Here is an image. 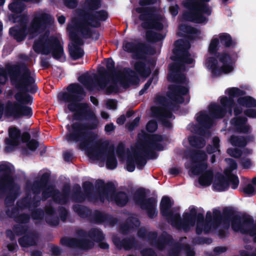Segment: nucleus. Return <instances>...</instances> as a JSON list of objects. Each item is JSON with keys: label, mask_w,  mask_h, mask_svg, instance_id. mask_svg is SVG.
<instances>
[{"label": "nucleus", "mask_w": 256, "mask_h": 256, "mask_svg": "<svg viewBox=\"0 0 256 256\" xmlns=\"http://www.w3.org/2000/svg\"><path fill=\"white\" fill-rule=\"evenodd\" d=\"M175 48L172 50L174 56L171 59L176 63L170 64L168 66V74L180 72L181 66L184 64H190L193 63L194 60L190 58L188 52L190 44L188 41L182 39H178L174 42Z\"/></svg>", "instance_id": "8"}, {"label": "nucleus", "mask_w": 256, "mask_h": 256, "mask_svg": "<svg viewBox=\"0 0 256 256\" xmlns=\"http://www.w3.org/2000/svg\"><path fill=\"white\" fill-rule=\"evenodd\" d=\"M229 97L222 96L220 99L222 106L216 104H210L208 106L209 112L211 117L204 112H199L196 118L198 124H192L193 131L196 134L204 136L206 130L210 128L213 124L212 118H222L226 112L232 113V108L235 105L234 98L246 94L244 90L238 88L232 87L226 90Z\"/></svg>", "instance_id": "2"}, {"label": "nucleus", "mask_w": 256, "mask_h": 256, "mask_svg": "<svg viewBox=\"0 0 256 256\" xmlns=\"http://www.w3.org/2000/svg\"><path fill=\"white\" fill-rule=\"evenodd\" d=\"M232 56L225 50L215 56H210L206 60V68L210 70L213 77L220 76L223 72L227 74L233 70Z\"/></svg>", "instance_id": "10"}, {"label": "nucleus", "mask_w": 256, "mask_h": 256, "mask_svg": "<svg viewBox=\"0 0 256 256\" xmlns=\"http://www.w3.org/2000/svg\"><path fill=\"white\" fill-rule=\"evenodd\" d=\"M108 16V12L101 10L94 12H86L82 16L80 22L75 26V28L80 32L84 38H92L96 40L99 39L98 31L90 28H98L100 26V22L106 21Z\"/></svg>", "instance_id": "4"}, {"label": "nucleus", "mask_w": 256, "mask_h": 256, "mask_svg": "<svg viewBox=\"0 0 256 256\" xmlns=\"http://www.w3.org/2000/svg\"><path fill=\"white\" fill-rule=\"evenodd\" d=\"M220 43L225 48H234L236 42L232 40V36L228 33L223 32L219 34Z\"/></svg>", "instance_id": "38"}, {"label": "nucleus", "mask_w": 256, "mask_h": 256, "mask_svg": "<svg viewBox=\"0 0 256 256\" xmlns=\"http://www.w3.org/2000/svg\"><path fill=\"white\" fill-rule=\"evenodd\" d=\"M66 92L59 94L58 98L66 102H68L67 108L71 112H76L80 106H83L80 103L86 96V92L83 87L78 83H72L66 88Z\"/></svg>", "instance_id": "11"}, {"label": "nucleus", "mask_w": 256, "mask_h": 256, "mask_svg": "<svg viewBox=\"0 0 256 256\" xmlns=\"http://www.w3.org/2000/svg\"><path fill=\"white\" fill-rule=\"evenodd\" d=\"M44 215V211L40 208H36L32 210L31 217L34 220H42Z\"/></svg>", "instance_id": "59"}, {"label": "nucleus", "mask_w": 256, "mask_h": 256, "mask_svg": "<svg viewBox=\"0 0 256 256\" xmlns=\"http://www.w3.org/2000/svg\"><path fill=\"white\" fill-rule=\"evenodd\" d=\"M77 234L82 238L78 239L74 238L63 237L60 240V244L69 248H78L83 250H88L94 247V242L86 238L88 237V232L81 229L77 231Z\"/></svg>", "instance_id": "17"}, {"label": "nucleus", "mask_w": 256, "mask_h": 256, "mask_svg": "<svg viewBox=\"0 0 256 256\" xmlns=\"http://www.w3.org/2000/svg\"><path fill=\"white\" fill-rule=\"evenodd\" d=\"M210 0H184V6L188 10L182 14L183 19L196 24H202L206 20L203 15L211 14L212 10L207 4Z\"/></svg>", "instance_id": "5"}, {"label": "nucleus", "mask_w": 256, "mask_h": 256, "mask_svg": "<svg viewBox=\"0 0 256 256\" xmlns=\"http://www.w3.org/2000/svg\"><path fill=\"white\" fill-rule=\"evenodd\" d=\"M247 121L246 118L240 116L232 119L231 123L237 132L247 134L250 132V126L246 124Z\"/></svg>", "instance_id": "30"}, {"label": "nucleus", "mask_w": 256, "mask_h": 256, "mask_svg": "<svg viewBox=\"0 0 256 256\" xmlns=\"http://www.w3.org/2000/svg\"><path fill=\"white\" fill-rule=\"evenodd\" d=\"M226 176L220 173L217 174L215 176V180L212 187L217 192H224L228 190L230 184L232 189H236L238 186L240 180L238 176L234 174H228L224 172Z\"/></svg>", "instance_id": "16"}, {"label": "nucleus", "mask_w": 256, "mask_h": 256, "mask_svg": "<svg viewBox=\"0 0 256 256\" xmlns=\"http://www.w3.org/2000/svg\"><path fill=\"white\" fill-rule=\"evenodd\" d=\"M22 0H13V2L8 5L9 10L13 13L21 14L25 8V4Z\"/></svg>", "instance_id": "46"}, {"label": "nucleus", "mask_w": 256, "mask_h": 256, "mask_svg": "<svg viewBox=\"0 0 256 256\" xmlns=\"http://www.w3.org/2000/svg\"><path fill=\"white\" fill-rule=\"evenodd\" d=\"M148 48V46L143 42L135 43L126 40L122 42L123 50L126 52L134 54V58L136 59L143 58Z\"/></svg>", "instance_id": "22"}, {"label": "nucleus", "mask_w": 256, "mask_h": 256, "mask_svg": "<svg viewBox=\"0 0 256 256\" xmlns=\"http://www.w3.org/2000/svg\"><path fill=\"white\" fill-rule=\"evenodd\" d=\"M90 148V152L94 160H100L106 162V168L108 170H114L118 166V160L115 155L114 148L113 146H110L108 141L96 142L92 144L88 148Z\"/></svg>", "instance_id": "7"}, {"label": "nucleus", "mask_w": 256, "mask_h": 256, "mask_svg": "<svg viewBox=\"0 0 256 256\" xmlns=\"http://www.w3.org/2000/svg\"><path fill=\"white\" fill-rule=\"evenodd\" d=\"M84 194L88 200L95 198L93 195L94 186L92 183L90 181H86L82 184Z\"/></svg>", "instance_id": "52"}, {"label": "nucleus", "mask_w": 256, "mask_h": 256, "mask_svg": "<svg viewBox=\"0 0 256 256\" xmlns=\"http://www.w3.org/2000/svg\"><path fill=\"white\" fill-rule=\"evenodd\" d=\"M36 52H41L42 54L48 55L52 53V57L60 60L64 54L62 46L58 38L54 36H41L34 42L33 46Z\"/></svg>", "instance_id": "9"}, {"label": "nucleus", "mask_w": 256, "mask_h": 256, "mask_svg": "<svg viewBox=\"0 0 256 256\" xmlns=\"http://www.w3.org/2000/svg\"><path fill=\"white\" fill-rule=\"evenodd\" d=\"M107 214H104L99 211L95 210L94 212H92L90 221L95 224H101L105 222Z\"/></svg>", "instance_id": "50"}, {"label": "nucleus", "mask_w": 256, "mask_h": 256, "mask_svg": "<svg viewBox=\"0 0 256 256\" xmlns=\"http://www.w3.org/2000/svg\"><path fill=\"white\" fill-rule=\"evenodd\" d=\"M51 16L46 13H42L33 19L30 26L32 32H38L44 30L50 23Z\"/></svg>", "instance_id": "26"}, {"label": "nucleus", "mask_w": 256, "mask_h": 256, "mask_svg": "<svg viewBox=\"0 0 256 256\" xmlns=\"http://www.w3.org/2000/svg\"><path fill=\"white\" fill-rule=\"evenodd\" d=\"M10 34L18 42L24 40L27 36V28L26 26H16L9 30Z\"/></svg>", "instance_id": "31"}, {"label": "nucleus", "mask_w": 256, "mask_h": 256, "mask_svg": "<svg viewBox=\"0 0 256 256\" xmlns=\"http://www.w3.org/2000/svg\"><path fill=\"white\" fill-rule=\"evenodd\" d=\"M0 192L2 193L8 192L4 200L6 206H10L14 204L18 196V192L20 186L16 184L12 176V170L10 167L7 164H0Z\"/></svg>", "instance_id": "6"}, {"label": "nucleus", "mask_w": 256, "mask_h": 256, "mask_svg": "<svg viewBox=\"0 0 256 256\" xmlns=\"http://www.w3.org/2000/svg\"><path fill=\"white\" fill-rule=\"evenodd\" d=\"M238 98V103L246 108H256V100L250 96H241Z\"/></svg>", "instance_id": "45"}, {"label": "nucleus", "mask_w": 256, "mask_h": 256, "mask_svg": "<svg viewBox=\"0 0 256 256\" xmlns=\"http://www.w3.org/2000/svg\"><path fill=\"white\" fill-rule=\"evenodd\" d=\"M246 138H246L243 136L232 135L230 138V142L234 146L244 148L248 144Z\"/></svg>", "instance_id": "47"}, {"label": "nucleus", "mask_w": 256, "mask_h": 256, "mask_svg": "<svg viewBox=\"0 0 256 256\" xmlns=\"http://www.w3.org/2000/svg\"><path fill=\"white\" fill-rule=\"evenodd\" d=\"M124 74L119 72L117 76H118L120 84L124 88H128L130 84H137L139 83L140 78L134 71L130 68H124Z\"/></svg>", "instance_id": "27"}, {"label": "nucleus", "mask_w": 256, "mask_h": 256, "mask_svg": "<svg viewBox=\"0 0 256 256\" xmlns=\"http://www.w3.org/2000/svg\"><path fill=\"white\" fill-rule=\"evenodd\" d=\"M140 140L138 149L144 154L142 155L139 152L135 151L132 154L128 156L126 161V170L129 172L135 170L136 164L140 170L144 169L147 163L148 160H154L158 154L154 151L163 150V145L160 143L164 140V137L159 134H148L144 130L138 134Z\"/></svg>", "instance_id": "3"}, {"label": "nucleus", "mask_w": 256, "mask_h": 256, "mask_svg": "<svg viewBox=\"0 0 256 256\" xmlns=\"http://www.w3.org/2000/svg\"><path fill=\"white\" fill-rule=\"evenodd\" d=\"M96 188L98 190L100 200H104V196L109 195L112 197L116 193V187L112 182H108L105 184L102 180H98L96 182Z\"/></svg>", "instance_id": "28"}, {"label": "nucleus", "mask_w": 256, "mask_h": 256, "mask_svg": "<svg viewBox=\"0 0 256 256\" xmlns=\"http://www.w3.org/2000/svg\"><path fill=\"white\" fill-rule=\"evenodd\" d=\"M168 89L167 96L176 104H183L184 102V96L189 94V88L180 84L170 85Z\"/></svg>", "instance_id": "23"}, {"label": "nucleus", "mask_w": 256, "mask_h": 256, "mask_svg": "<svg viewBox=\"0 0 256 256\" xmlns=\"http://www.w3.org/2000/svg\"><path fill=\"white\" fill-rule=\"evenodd\" d=\"M174 204L168 196H164L161 200L160 208L162 216L165 217L166 222L175 228L182 218L179 212L174 213L170 208Z\"/></svg>", "instance_id": "19"}, {"label": "nucleus", "mask_w": 256, "mask_h": 256, "mask_svg": "<svg viewBox=\"0 0 256 256\" xmlns=\"http://www.w3.org/2000/svg\"><path fill=\"white\" fill-rule=\"evenodd\" d=\"M83 104L73 115L77 122L66 126L68 132L65 138L68 142L79 143L82 148H88L94 142L96 134L92 130L98 128L99 120L88 104Z\"/></svg>", "instance_id": "1"}, {"label": "nucleus", "mask_w": 256, "mask_h": 256, "mask_svg": "<svg viewBox=\"0 0 256 256\" xmlns=\"http://www.w3.org/2000/svg\"><path fill=\"white\" fill-rule=\"evenodd\" d=\"M18 206L22 209L32 208L31 196L30 195L22 198L20 200L17 202Z\"/></svg>", "instance_id": "57"}, {"label": "nucleus", "mask_w": 256, "mask_h": 256, "mask_svg": "<svg viewBox=\"0 0 256 256\" xmlns=\"http://www.w3.org/2000/svg\"><path fill=\"white\" fill-rule=\"evenodd\" d=\"M220 40L218 38H213L209 44L208 52L210 55L212 56H215L220 52H218L219 49Z\"/></svg>", "instance_id": "53"}, {"label": "nucleus", "mask_w": 256, "mask_h": 256, "mask_svg": "<svg viewBox=\"0 0 256 256\" xmlns=\"http://www.w3.org/2000/svg\"><path fill=\"white\" fill-rule=\"evenodd\" d=\"M74 211L78 215L83 218H87L90 220L92 210L86 206L80 204H74L72 206Z\"/></svg>", "instance_id": "40"}, {"label": "nucleus", "mask_w": 256, "mask_h": 256, "mask_svg": "<svg viewBox=\"0 0 256 256\" xmlns=\"http://www.w3.org/2000/svg\"><path fill=\"white\" fill-rule=\"evenodd\" d=\"M240 190L248 196H252L256 194V190L251 184H242L240 187Z\"/></svg>", "instance_id": "54"}, {"label": "nucleus", "mask_w": 256, "mask_h": 256, "mask_svg": "<svg viewBox=\"0 0 256 256\" xmlns=\"http://www.w3.org/2000/svg\"><path fill=\"white\" fill-rule=\"evenodd\" d=\"M50 178V174L48 172L44 173L40 180L34 182L32 186V190L34 194L38 195L42 192V198L46 200L50 197H52L56 202V194L54 190L56 189L52 184H48Z\"/></svg>", "instance_id": "14"}, {"label": "nucleus", "mask_w": 256, "mask_h": 256, "mask_svg": "<svg viewBox=\"0 0 256 256\" xmlns=\"http://www.w3.org/2000/svg\"><path fill=\"white\" fill-rule=\"evenodd\" d=\"M106 70L104 68L101 67L98 70V72L100 74L98 79V84L101 88H104L106 86V78L109 76H112L114 77L118 78L119 77L116 76L118 74L115 68V62L112 58H108L106 64Z\"/></svg>", "instance_id": "24"}, {"label": "nucleus", "mask_w": 256, "mask_h": 256, "mask_svg": "<svg viewBox=\"0 0 256 256\" xmlns=\"http://www.w3.org/2000/svg\"><path fill=\"white\" fill-rule=\"evenodd\" d=\"M122 248L126 250H129L136 245V241L134 238H126L122 239Z\"/></svg>", "instance_id": "55"}, {"label": "nucleus", "mask_w": 256, "mask_h": 256, "mask_svg": "<svg viewBox=\"0 0 256 256\" xmlns=\"http://www.w3.org/2000/svg\"><path fill=\"white\" fill-rule=\"evenodd\" d=\"M112 198L116 205L120 207L124 206L129 201L128 194L122 191L116 192Z\"/></svg>", "instance_id": "41"}, {"label": "nucleus", "mask_w": 256, "mask_h": 256, "mask_svg": "<svg viewBox=\"0 0 256 256\" xmlns=\"http://www.w3.org/2000/svg\"><path fill=\"white\" fill-rule=\"evenodd\" d=\"M158 122L154 120H149L146 124V129L150 133L154 132L158 129Z\"/></svg>", "instance_id": "63"}, {"label": "nucleus", "mask_w": 256, "mask_h": 256, "mask_svg": "<svg viewBox=\"0 0 256 256\" xmlns=\"http://www.w3.org/2000/svg\"><path fill=\"white\" fill-rule=\"evenodd\" d=\"M30 216L27 214H22L15 217L14 220L19 224H27L29 222Z\"/></svg>", "instance_id": "64"}, {"label": "nucleus", "mask_w": 256, "mask_h": 256, "mask_svg": "<svg viewBox=\"0 0 256 256\" xmlns=\"http://www.w3.org/2000/svg\"><path fill=\"white\" fill-rule=\"evenodd\" d=\"M37 236L34 232L24 234L18 239V242L22 248H28L35 246Z\"/></svg>", "instance_id": "35"}, {"label": "nucleus", "mask_w": 256, "mask_h": 256, "mask_svg": "<svg viewBox=\"0 0 256 256\" xmlns=\"http://www.w3.org/2000/svg\"><path fill=\"white\" fill-rule=\"evenodd\" d=\"M88 236L96 242H102L104 238L102 231L96 228H92L88 232Z\"/></svg>", "instance_id": "51"}, {"label": "nucleus", "mask_w": 256, "mask_h": 256, "mask_svg": "<svg viewBox=\"0 0 256 256\" xmlns=\"http://www.w3.org/2000/svg\"><path fill=\"white\" fill-rule=\"evenodd\" d=\"M161 20V16L156 14L150 22H142L141 26L146 30L154 29L156 30L160 31L164 28V24Z\"/></svg>", "instance_id": "32"}, {"label": "nucleus", "mask_w": 256, "mask_h": 256, "mask_svg": "<svg viewBox=\"0 0 256 256\" xmlns=\"http://www.w3.org/2000/svg\"><path fill=\"white\" fill-rule=\"evenodd\" d=\"M186 158L190 159L193 163H198L196 166L191 168L192 172L195 175L202 174L207 170L208 165L204 162L207 159V155L205 152L202 150L189 149L186 151Z\"/></svg>", "instance_id": "18"}, {"label": "nucleus", "mask_w": 256, "mask_h": 256, "mask_svg": "<svg viewBox=\"0 0 256 256\" xmlns=\"http://www.w3.org/2000/svg\"><path fill=\"white\" fill-rule=\"evenodd\" d=\"M33 114L32 108L20 104L18 118L26 116L30 118Z\"/></svg>", "instance_id": "58"}, {"label": "nucleus", "mask_w": 256, "mask_h": 256, "mask_svg": "<svg viewBox=\"0 0 256 256\" xmlns=\"http://www.w3.org/2000/svg\"><path fill=\"white\" fill-rule=\"evenodd\" d=\"M179 30L188 34H196L198 33V30L197 28L185 24H182L180 26Z\"/></svg>", "instance_id": "60"}, {"label": "nucleus", "mask_w": 256, "mask_h": 256, "mask_svg": "<svg viewBox=\"0 0 256 256\" xmlns=\"http://www.w3.org/2000/svg\"><path fill=\"white\" fill-rule=\"evenodd\" d=\"M8 138L4 139V144L6 145L4 150L7 152L14 151L20 143L24 142L31 138L28 132L22 133L21 130L16 126H10L8 129Z\"/></svg>", "instance_id": "15"}, {"label": "nucleus", "mask_w": 256, "mask_h": 256, "mask_svg": "<svg viewBox=\"0 0 256 256\" xmlns=\"http://www.w3.org/2000/svg\"><path fill=\"white\" fill-rule=\"evenodd\" d=\"M188 142L192 147L198 148H203L206 145V140L202 136H190L188 138Z\"/></svg>", "instance_id": "49"}, {"label": "nucleus", "mask_w": 256, "mask_h": 256, "mask_svg": "<svg viewBox=\"0 0 256 256\" xmlns=\"http://www.w3.org/2000/svg\"><path fill=\"white\" fill-rule=\"evenodd\" d=\"M74 30L77 29L70 25L67 27L69 38L73 42L72 46L69 48L70 55L74 60H76L82 58L84 52V50L79 46L84 44V42Z\"/></svg>", "instance_id": "20"}, {"label": "nucleus", "mask_w": 256, "mask_h": 256, "mask_svg": "<svg viewBox=\"0 0 256 256\" xmlns=\"http://www.w3.org/2000/svg\"><path fill=\"white\" fill-rule=\"evenodd\" d=\"M20 104L8 100L4 107V115L7 118H18Z\"/></svg>", "instance_id": "33"}, {"label": "nucleus", "mask_w": 256, "mask_h": 256, "mask_svg": "<svg viewBox=\"0 0 256 256\" xmlns=\"http://www.w3.org/2000/svg\"><path fill=\"white\" fill-rule=\"evenodd\" d=\"M214 176V171L212 169L205 170L198 178V183L203 186H210L212 182Z\"/></svg>", "instance_id": "37"}, {"label": "nucleus", "mask_w": 256, "mask_h": 256, "mask_svg": "<svg viewBox=\"0 0 256 256\" xmlns=\"http://www.w3.org/2000/svg\"><path fill=\"white\" fill-rule=\"evenodd\" d=\"M156 8L154 6H140L136 8V12L139 14L138 18L143 22H150L156 15Z\"/></svg>", "instance_id": "29"}, {"label": "nucleus", "mask_w": 256, "mask_h": 256, "mask_svg": "<svg viewBox=\"0 0 256 256\" xmlns=\"http://www.w3.org/2000/svg\"><path fill=\"white\" fill-rule=\"evenodd\" d=\"M152 116L156 118H171L174 117L172 113L164 108L152 107L151 108Z\"/></svg>", "instance_id": "39"}, {"label": "nucleus", "mask_w": 256, "mask_h": 256, "mask_svg": "<svg viewBox=\"0 0 256 256\" xmlns=\"http://www.w3.org/2000/svg\"><path fill=\"white\" fill-rule=\"evenodd\" d=\"M253 218L248 214H244L242 218L238 214H234L232 216L231 225L232 228L235 231H240L243 234L242 228H250L252 224H254Z\"/></svg>", "instance_id": "25"}, {"label": "nucleus", "mask_w": 256, "mask_h": 256, "mask_svg": "<svg viewBox=\"0 0 256 256\" xmlns=\"http://www.w3.org/2000/svg\"><path fill=\"white\" fill-rule=\"evenodd\" d=\"M86 4L90 10H96L101 7L100 0H86Z\"/></svg>", "instance_id": "61"}, {"label": "nucleus", "mask_w": 256, "mask_h": 256, "mask_svg": "<svg viewBox=\"0 0 256 256\" xmlns=\"http://www.w3.org/2000/svg\"><path fill=\"white\" fill-rule=\"evenodd\" d=\"M164 36L160 33L152 30H148L146 32V39L148 42L156 43L164 40Z\"/></svg>", "instance_id": "43"}, {"label": "nucleus", "mask_w": 256, "mask_h": 256, "mask_svg": "<svg viewBox=\"0 0 256 256\" xmlns=\"http://www.w3.org/2000/svg\"><path fill=\"white\" fill-rule=\"evenodd\" d=\"M183 218H181L180 222L174 228L177 230H182L184 232H188L190 228L195 226L196 222H197L196 232L198 235H200L204 232L203 222H204V216L202 213H198L196 208L193 206L190 212H184L182 214Z\"/></svg>", "instance_id": "12"}, {"label": "nucleus", "mask_w": 256, "mask_h": 256, "mask_svg": "<svg viewBox=\"0 0 256 256\" xmlns=\"http://www.w3.org/2000/svg\"><path fill=\"white\" fill-rule=\"evenodd\" d=\"M234 211L232 208L226 207L223 208L222 214L219 210H213L214 228H217L222 223L224 228L228 230L230 226Z\"/></svg>", "instance_id": "21"}, {"label": "nucleus", "mask_w": 256, "mask_h": 256, "mask_svg": "<svg viewBox=\"0 0 256 256\" xmlns=\"http://www.w3.org/2000/svg\"><path fill=\"white\" fill-rule=\"evenodd\" d=\"M133 200L136 204L139 206L142 210H146L148 217L154 219L157 216V200L154 197L146 198V189L138 188L133 194Z\"/></svg>", "instance_id": "13"}, {"label": "nucleus", "mask_w": 256, "mask_h": 256, "mask_svg": "<svg viewBox=\"0 0 256 256\" xmlns=\"http://www.w3.org/2000/svg\"><path fill=\"white\" fill-rule=\"evenodd\" d=\"M54 192L56 194V202L60 204H66L70 195V186L68 184H64L62 188V192H60L58 189Z\"/></svg>", "instance_id": "34"}, {"label": "nucleus", "mask_w": 256, "mask_h": 256, "mask_svg": "<svg viewBox=\"0 0 256 256\" xmlns=\"http://www.w3.org/2000/svg\"><path fill=\"white\" fill-rule=\"evenodd\" d=\"M172 242L173 238L171 235H162L156 240V246L159 250H162L166 246L172 244Z\"/></svg>", "instance_id": "42"}, {"label": "nucleus", "mask_w": 256, "mask_h": 256, "mask_svg": "<svg viewBox=\"0 0 256 256\" xmlns=\"http://www.w3.org/2000/svg\"><path fill=\"white\" fill-rule=\"evenodd\" d=\"M243 234H248L250 236L254 237L253 241L256 243V223L254 222L250 228H242Z\"/></svg>", "instance_id": "62"}, {"label": "nucleus", "mask_w": 256, "mask_h": 256, "mask_svg": "<svg viewBox=\"0 0 256 256\" xmlns=\"http://www.w3.org/2000/svg\"><path fill=\"white\" fill-rule=\"evenodd\" d=\"M6 236L8 238L11 242H12V243H10L7 245L6 247L8 250L10 252L16 251L18 248V245L13 232L10 229H7L6 230Z\"/></svg>", "instance_id": "44"}, {"label": "nucleus", "mask_w": 256, "mask_h": 256, "mask_svg": "<svg viewBox=\"0 0 256 256\" xmlns=\"http://www.w3.org/2000/svg\"><path fill=\"white\" fill-rule=\"evenodd\" d=\"M78 80L88 89L91 90L93 88L94 80L88 72L80 76L78 78Z\"/></svg>", "instance_id": "48"}, {"label": "nucleus", "mask_w": 256, "mask_h": 256, "mask_svg": "<svg viewBox=\"0 0 256 256\" xmlns=\"http://www.w3.org/2000/svg\"><path fill=\"white\" fill-rule=\"evenodd\" d=\"M134 70L143 78L148 77L152 72L150 67L147 66L146 64L142 61H136L134 64Z\"/></svg>", "instance_id": "36"}, {"label": "nucleus", "mask_w": 256, "mask_h": 256, "mask_svg": "<svg viewBox=\"0 0 256 256\" xmlns=\"http://www.w3.org/2000/svg\"><path fill=\"white\" fill-rule=\"evenodd\" d=\"M14 236H22L26 234L28 230V226L26 225H22L20 224H16L12 226V230Z\"/></svg>", "instance_id": "56"}]
</instances>
